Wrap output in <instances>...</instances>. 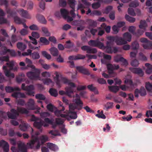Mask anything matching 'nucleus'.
Listing matches in <instances>:
<instances>
[{
    "label": "nucleus",
    "mask_w": 152,
    "mask_h": 152,
    "mask_svg": "<svg viewBox=\"0 0 152 152\" xmlns=\"http://www.w3.org/2000/svg\"><path fill=\"white\" fill-rule=\"evenodd\" d=\"M76 96L77 98L75 99V102L69 104V110L64 112L66 113H68L70 120V119H75L77 118L76 113L74 111H72V110H74L75 109L80 110L83 108V103L80 99L79 95L77 94H76Z\"/></svg>",
    "instance_id": "nucleus-1"
},
{
    "label": "nucleus",
    "mask_w": 152,
    "mask_h": 152,
    "mask_svg": "<svg viewBox=\"0 0 152 152\" xmlns=\"http://www.w3.org/2000/svg\"><path fill=\"white\" fill-rule=\"evenodd\" d=\"M19 113L22 114H27L28 113V111L24 107H18L17 111L15 109H12L10 110V112H8L7 115L9 118L12 119H15L19 116Z\"/></svg>",
    "instance_id": "nucleus-2"
},
{
    "label": "nucleus",
    "mask_w": 152,
    "mask_h": 152,
    "mask_svg": "<svg viewBox=\"0 0 152 152\" xmlns=\"http://www.w3.org/2000/svg\"><path fill=\"white\" fill-rule=\"evenodd\" d=\"M27 67H31L34 69L33 71L29 72L27 73V75L28 78L31 80H36L39 77L40 73L39 69H36L34 66L30 64H28L27 66L22 68V69H27Z\"/></svg>",
    "instance_id": "nucleus-3"
},
{
    "label": "nucleus",
    "mask_w": 152,
    "mask_h": 152,
    "mask_svg": "<svg viewBox=\"0 0 152 152\" xmlns=\"http://www.w3.org/2000/svg\"><path fill=\"white\" fill-rule=\"evenodd\" d=\"M65 90L66 92L63 91H59V94L61 95L66 94L69 97H73L74 98H77V97L76 96V94H75V95H74L73 90L72 88L71 87H66L65 88Z\"/></svg>",
    "instance_id": "nucleus-4"
},
{
    "label": "nucleus",
    "mask_w": 152,
    "mask_h": 152,
    "mask_svg": "<svg viewBox=\"0 0 152 152\" xmlns=\"http://www.w3.org/2000/svg\"><path fill=\"white\" fill-rule=\"evenodd\" d=\"M21 88L22 90L27 91V94L29 95L34 96V92L33 90L34 89L33 85H30L28 86H25L24 83H23L21 86Z\"/></svg>",
    "instance_id": "nucleus-5"
},
{
    "label": "nucleus",
    "mask_w": 152,
    "mask_h": 152,
    "mask_svg": "<svg viewBox=\"0 0 152 152\" xmlns=\"http://www.w3.org/2000/svg\"><path fill=\"white\" fill-rule=\"evenodd\" d=\"M140 41L141 42L144 43L142 44V46L144 49H152V42L148 41L145 38H141Z\"/></svg>",
    "instance_id": "nucleus-6"
},
{
    "label": "nucleus",
    "mask_w": 152,
    "mask_h": 152,
    "mask_svg": "<svg viewBox=\"0 0 152 152\" xmlns=\"http://www.w3.org/2000/svg\"><path fill=\"white\" fill-rule=\"evenodd\" d=\"M88 45L94 47H97L100 48V47L103 46V43L100 42L98 40H91L88 42Z\"/></svg>",
    "instance_id": "nucleus-7"
},
{
    "label": "nucleus",
    "mask_w": 152,
    "mask_h": 152,
    "mask_svg": "<svg viewBox=\"0 0 152 152\" xmlns=\"http://www.w3.org/2000/svg\"><path fill=\"white\" fill-rule=\"evenodd\" d=\"M112 45L110 44L109 42H106V45L104 46L103 44V46L100 47V49H102L105 50V51L108 53H112L113 52L112 46Z\"/></svg>",
    "instance_id": "nucleus-8"
},
{
    "label": "nucleus",
    "mask_w": 152,
    "mask_h": 152,
    "mask_svg": "<svg viewBox=\"0 0 152 152\" xmlns=\"http://www.w3.org/2000/svg\"><path fill=\"white\" fill-rule=\"evenodd\" d=\"M76 69L79 72L84 75H89L90 73L88 69L85 68L83 66H77L75 67Z\"/></svg>",
    "instance_id": "nucleus-9"
},
{
    "label": "nucleus",
    "mask_w": 152,
    "mask_h": 152,
    "mask_svg": "<svg viewBox=\"0 0 152 152\" xmlns=\"http://www.w3.org/2000/svg\"><path fill=\"white\" fill-rule=\"evenodd\" d=\"M81 49L83 51H86V52L88 53H95L97 52L96 49H91L90 47L87 45H84L82 47Z\"/></svg>",
    "instance_id": "nucleus-10"
},
{
    "label": "nucleus",
    "mask_w": 152,
    "mask_h": 152,
    "mask_svg": "<svg viewBox=\"0 0 152 152\" xmlns=\"http://www.w3.org/2000/svg\"><path fill=\"white\" fill-rule=\"evenodd\" d=\"M114 60L115 61L117 62L121 61L123 63L124 65H127L128 64L127 61L126 59L123 57H121L118 55L114 57Z\"/></svg>",
    "instance_id": "nucleus-11"
},
{
    "label": "nucleus",
    "mask_w": 152,
    "mask_h": 152,
    "mask_svg": "<svg viewBox=\"0 0 152 152\" xmlns=\"http://www.w3.org/2000/svg\"><path fill=\"white\" fill-rule=\"evenodd\" d=\"M19 13L23 17L26 18H31V16L27 11L23 9H21L18 11Z\"/></svg>",
    "instance_id": "nucleus-12"
},
{
    "label": "nucleus",
    "mask_w": 152,
    "mask_h": 152,
    "mask_svg": "<svg viewBox=\"0 0 152 152\" xmlns=\"http://www.w3.org/2000/svg\"><path fill=\"white\" fill-rule=\"evenodd\" d=\"M12 96L16 99L19 98H25L26 97L24 93L20 92H14L12 94Z\"/></svg>",
    "instance_id": "nucleus-13"
},
{
    "label": "nucleus",
    "mask_w": 152,
    "mask_h": 152,
    "mask_svg": "<svg viewBox=\"0 0 152 152\" xmlns=\"http://www.w3.org/2000/svg\"><path fill=\"white\" fill-rule=\"evenodd\" d=\"M6 92L10 93L15 91H20V89L18 87H12L11 86H6L5 88Z\"/></svg>",
    "instance_id": "nucleus-14"
},
{
    "label": "nucleus",
    "mask_w": 152,
    "mask_h": 152,
    "mask_svg": "<svg viewBox=\"0 0 152 152\" xmlns=\"http://www.w3.org/2000/svg\"><path fill=\"white\" fill-rule=\"evenodd\" d=\"M107 68L109 71L113 72L114 70L118 69L119 68V66L118 65H115L109 64L107 65Z\"/></svg>",
    "instance_id": "nucleus-15"
},
{
    "label": "nucleus",
    "mask_w": 152,
    "mask_h": 152,
    "mask_svg": "<svg viewBox=\"0 0 152 152\" xmlns=\"http://www.w3.org/2000/svg\"><path fill=\"white\" fill-rule=\"evenodd\" d=\"M116 43L118 45H122L126 44L127 41L123 38L118 37L117 36V39L116 41Z\"/></svg>",
    "instance_id": "nucleus-16"
},
{
    "label": "nucleus",
    "mask_w": 152,
    "mask_h": 152,
    "mask_svg": "<svg viewBox=\"0 0 152 152\" xmlns=\"http://www.w3.org/2000/svg\"><path fill=\"white\" fill-rule=\"evenodd\" d=\"M131 71L134 73L137 74L142 76L143 75V72L142 69L137 68H133L130 69Z\"/></svg>",
    "instance_id": "nucleus-17"
},
{
    "label": "nucleus",
    "mask_w": 152,
    "mask_h": 152,
    "mask_svg": "<svg viewBox=\"0 0 152 152\" xmlns=\"http://www.w3.org/2000/svg\"><path fill=\"white\" fill-rule=\"evenodd\" d=\"M3 69L4 70L5 74L7 77L11 78H14L15 75L13 73H11L9 70L7 69V67L6 66H4L3 67Z\"/></svg>",
    "instance_id": "nucleus-18"
},
{
    "label": "nucleus",
    "mask_w": 152,
    "mask_h": 152,
    "mask_svg": "<svg viewBox=\"0 0 152 152\" xmlns=\"http://www.w3.org/2000/svg\"><path fill=\"white\" fill-rule=\"evenodd\" d=\"M6 64V65L10 68V70H13L14 71H16L17 70V68L15 66L14 67V62L13 61H11L7 62Z\"/></svg>",
    "instance_id": "nucleus-19"
},
{
    "label": "nucleus",
    "mask_w": 152,
    "mask_h": 152,
    "mask_svg": "<svg viewBox=\"0 0 152 152\" xmlns=\"http://www.w3.org/2000/svg\"><path fill=\"white\" fill-rule=\"evenodd\" d=\"M44 123V121L40 119H39L38 120L34 122V125L38 129H40L43 125Z\"/></svg>",
    "instance_id": "nucleus-20"
},
{
    "label": "nucleus",
    "mask_w": 152,
    "mask_h": 152,
    "mask_svg": "<svg viewBox=\"0 0 152 152\" xmlns=\"http://www.w3.org/2000/svg\"><path fill=\"white\" fill-rule=\"evenodd\" d=\"M27 105L30 109L34 110L35 109V107L34 106V100L32 99H29L27 103Z\"/></svg>",
    "instance_id": "nucleus-21"
},
{
    "label": "nucleus",
    "mask_w": 152,
    "mask_h": 152,
    "mask_svg": "<svg viewBox=\"0 0 152 152\" xmlns=\"http://www.w3.org/2000/svg\"><path fill=\"white\" fill-rule=\"evenodd\" d=\"M47 146L50 150L54 151H57L58 150V148L56 145L51 143H48Z\"/></svg>",
    "instance_id": "nucleus-22"
},
{
    "label": "nucleus",
    "mask_w": 152,
    "mask_h": 152,
    "mask_svg": "<svg viewBox=\"0 0 152 152\" xmlns=\"http://www.w3.org/2000/svg\"><path fill=\"white\" fill-rule=\"evenodd\" d=\"M124 38L126 41L130 42L131 40L132 36L131 34L128 32H126L124 33L123 34Z\"/></svg>",
    "instance_id": "nucleus-23"
},
{
    "label": "nucleus",
    "mask_w": 152,
    "mask_h": 152,
    "mask_svg": "<svg viewBox=\"0 0 152 152\" xmlns=\"http://www.w3.org/2000/svg\"><path fill=\"white\" fill-rule=\"evenodd\" d=\"M113 102H107L104 106V109L108 111L109 109H112L113 107Z\"/></svg>",
    "instance_id": "nucleus-24"
},
{
    "label": "nucleus",
    "mask_w": 152,
    "mask_h": 152,
    "mask_svg": "<svg viewBox=\"0 0 152 152\" xmlns=\"http://www.w3.org/2000/svg\"><path fill=\"white\" fill-rule=\"evenodd\" d=\"M51 54L54 56H56L58 55V50L56 48L52 47L49 50Z\"/></svg>",
    "instance_id": "nucleus-25"
},
{
    "label": "nucleus",
    "mask_w": 152,
    "mask_h": 152,
    "mask_svg": "<svg viewBox=\"0 0 152 152\" xmlns=\"http://www.w3.org/2000/svg\"><path fill=\"white\" fill-rule=\"evenodd\" d=\"M17 48L22 51L24 50L26 48V45L21 42H18L17 44Z\"/></svg>",
    "instance_id": "nucleus-26"
},
{
    "label": "nucleus",
    "mask_w": 152,
    "mask_h": 152,
    "mask_svg": "<svg viewBox=\"0 0 152 152\" xmlns=\"http://www.w3.org/2000/svg\"><path fill=\"white\" fill-rule=\"evenodd\" d=\"M18 147L19 150L21 152H27L26 147L24 144H19Z\"/></svg>",
    "instance_id": "nucleus-27"
},
{
    "label": "nucleus",
    "mask_w": 152,
    "mask_h": 152,
    "mask_svg": "<svg viewBox=\"0 0 152 152\" xmlns=\"http://www.w3.org/2000/svg\"><path fill=\"white\" fill-rule=\"evenodd\" d=\"M17 41L18 39L16 36L15 34H13L11 37V41L10 40H8L7 41V42L9 43L10 45L12 47L13 45L12 43H14L16 42Z\"/></svg>",
    "instance_id": "nucleus-28"
},
{
    "label": "nucleus",
    "mask_w": 152,
    "mask_h": 152,
    "mask_svg": "<svg viewBox=\"0 0 152 152\" xmlns=\"http://www.w3.org/2000/svg\"><path fill=\"white\" fill-rule=\"evenodd\" d=\"M117 37V36L115 37L111 36L107 37V39L109 41H107V42H109L110 44L113 45V43L114 42H116Z\"/></svg>",
    "instance_id": "nucleus-29"
},
{
    "label": "nucleus",
    "mask_w": 152,
    "mask_h": 152,
    "mask_svg": "<svg viewBox=\"0 0 152 152\" xmlns=\"http://www.w3.org/2000/svg\"><path fill=\"white\" fill-rule=\"evenodd\" d=\"M60 12L61 15L64 18L66 17L69 14L68 11L65 9H61Z\"/></svg>",
    "instance_id": "nucleus-30"
},
{
    "label": "nucleus",
    "mask_w": 152,
    "mask_h": 152,
    "mask_svg": "<svg viewBox=\"0 0 152 152\" xmlns=\"http://www.w3.org/2000/svg\"><path fill=\"white\" fill-rule=\"evenodd\" d=\"M60 107H62L61 109L60 108H59L60 109V110H57L54 112L55 115L57 117H60L61 114V112L64 111L65 110L64 107L62 105H60Z\"/></svg>",
    "instance_id": "nucleus-31"
},
{
    "label": "nucleus",
    "mask_w": 152,
    "mask_h": 152,
    "mask_svg": "<svg viewBox=\"0 0 152 152\" xmlns=\"http://www.w3.org/2000/svg\"><path fill=\"white\" fill-rule=\"evenodd\" d=\"M29 126L26 123L23 124H20L19 126V127L20 129L23 131H26Z\"/></svg>",
    "instance_id": "nucleus-32"
},
{
    "label": "nucleus",
    "mask_w": 152,
    "mask_h": 152,
    "mask_svg": "<svg viewBox=\"0 0 152 152\" xmlns=\"http://www.w3.org/2000/svg\"><path fill=\"white\" fill-rule=\"evenodd\" d=\"M109 90L114 93L117 92L119 89V87L117 86H113L109 87Z\"/></svg>",
    "instance_id": "nucleus-33"
},
{
    "label": "nucleus",
    "mask_w": 152,
    "mask_h": 152,
    "mask_svg": "<svg viewBox=\"0 0 152 152\" xmlns=\"http://www.w3.org/2000/svg\"><path fill=\"white\" fill-rule=\"evenodd\" d=\"M145 66L147 67L146 72L148 74H150L152 72V65L149 63H146Z\"/></svg>",
    "instance_id": "nucleus-34"
},
{
    "label": "nucleus",
    "mask_w": 152,
    "mask_h": 152,
    "mask_svg": "<svg viewBox=\"0 0 152 152\" xmlns=\"http://www.w3.org/2000/svg\"><path fill=\"white\" fill-rule=\"evenodd\" d=\"M39 43H42L44 45H47L49 44V42L45 37H41L40 38L39 40Z\"/></svg>",
    "instance_id": "nucleus-35"
},
{
    "label": "nucleus",
    "mask_w": 152,
    "mask_h": 152,
    "mask_svg": "<svg viewBox=\"0 0 152 152\" xmlns=\"http://www.w3.org/2000/svg\"><path fill=\"white\" fill-rule=\"evenodd\" d=\"M147 26V24L145 20H141L140 21V25L139 26L140 28L145 30Z\"/></svg>",
    "instance_id": "nucleus-36"
},
{
    "label": "nucleus",
    "mask_w": 152,
    "mask_h": 152,
    "mask_svg": "<svg viewBox=\"0 0 152 152\" xmlns=\"http://www.w3.org/2000/svg\"><path fill=\"white\" fill-rule=\"evenodd\" d=\"M37 18L39 22L44 24H45L46 23V21L43 16L40 14H38L37 15Z\"/></svg>",
    "instance_id": "nucleus-37"
},
{
    "label": "nucleus",
    "mask_w": 152,
    "mask_h": 152,
    "mask_svg": "<svg viewBox=\"0 0 152 152\" xmlns=\"http://www.w3.org/2000/svg\"><path fill=\"white\" fill-rule=\"evenodd\" d=\"M49 92L52 96L54 97H56L58 95V91L56 90L53 88L50 89Z\"/></svg>",
    "instance_id": "nucleus-38"
},
{
    "label": "nucleus",
    "mask_w": 152,
    "mask_h": 152,
    "mask_svg": "<svg viewBox=\"0 0 152 152\" xmlns=\"http://www.w3.org/2000/svg\"><path fill=\"white\" fill-rule=\"evenodd\" d=\"M42 80L43 83L47 85H49L53 82L51 79L48 78L43 79Z\"/></svg>",
    "instance_id": "nucleus-39"
},
{
    "label": "nucleus",
    "mask_w": 152,
    "mask_h": 152,
    "mask_svg": "<svg viewBox=\"0 0 152 152\" xmlns=\"http://www.w3.org/2000/svg\"><path fill=\"white\" fill-rule=\"evenodd\" d=\"M10 49H8L6 47H4L3 49L0 51V54L1 55H4L7 53H9Z\"/></svg>",
    "instance_id": "nucleus-40"
},
{
    "label": "nucleus",
    "mask_w": 152,
    "mask_h": 152,
    "mask_svg": "<svg viewBox=\"0 0 152 152\" xmlns=\"http://www.w3.org/2000/svg\"><path fill=\"white\" fill-rule=\"evenodd\" d=\"M73 46V43L71 42L70 40H69L66 42L64 46L65 48L69 49L72 47Z\"/></svg>",
    "instance_id": "nucleus-41"
},
{
    "label": "nucleus",
    "mask_w": 152,
    "mask_h": 152,
    "mask_svg": "<svg viewBox=\"0 0 152 152\" xmlns=\"http://www.w3.org/2000/svg\"><path fill=\"white\" fill-rule=\"evenodd\" d=\"M35 97L37 99L39 100H45L46 99L44 95L40 94H36Z\"/></svg>",
    "instance_id": "nucleus-42"
},
{
    "label": "nucleus",
    "mask_w": 152,
    "mask_h": 152,
    "mask_svg": "<svg viewBox=\"0 0 152 152\" xmlns=\"http://www.w3.org/2000/svg\"><path fill=\"white\" fill-rule=\"evenodd\" d=\"M31 56L34 59H38L39 58L40 56L37 52H34L31 54Z\"/></svg>",
    "instance_id": "nucleus-43"
},
{
    "label": "nucleus",
    "mask_w": 152,
    "mask_h": 152,
    "mask_svg": "<svg viewBox=\"0 0 152 152\" xmlns=\"http://www.w3.org/2000/svg\"><path fill=\"white\" fill-rule=\"evenodd\" d=\"M2 147L4 152H8L9 151V145L8 143L6 141L2 145Z\"/></svg>",
    "instance_id": "nucleus-44"
},
{
    "label": "nucleus",
    "mask_w": 152,
    "mask_h": 152,
    "mask_svg": "<svg viewBox=\"0 0 152 152\" xmlns=\"http://www.w3.org/2000/svg\"><path fill=\"white\" fill-rule=\"evenodd\" d=\"M9 61V57L8 56L0 57V63L3 61L8 62Z\"/></svg>",
    "instance_id": "nucleus-45"
},
{
    "label": "nucleus",
    "mask_w": 152,
    "mask_h": 152,
    "mask_svg": "<svg viewBox=\"0 0 152 152\" xmlns=\"http://www.w3.org/2000/svg\"><path fill=\"white\" fill-rule=\"evenodd\" d=\"M125 18L127 21L130 23H133L135 20V19L134 18L130 17L127 15H125Z\"/></svg>",
    "instance_id": "nucleus-46"
},
{
    "label": "nucleus",
    "mask_w": 152,
    "mask_h": 152,
    "mask_svg": "<svg viewBox=\"0 0 152 152\" xmlns=\"http://www.w3.org/2000/svg\"><path fill=\"white\" fill-rule=\"evenodd\" d=\"M10 56L12 57H15L18 56V54L17 52L13 49H10L9 51Z\"/></svg>",
    "instance_id": "nucleus-47"
},
{
    "label": "nucleus",
    "mask_w": 152,
    "mask_h": 152,
    "mask_svg": "<svg viewBox=\"0 0 152 152\" xmlns=\"http://www.w3.org/2000/svg\"><path fill=\"white\" fill-rule=\"evenodd\" d=\"M139 5V3L137 1H134L131 2L129 4V6L131 7H136Z\"/></svg>",
    "instance_id": "nucleus-48"
},
{
    "label": "nucleus",
    "mask_w": 152,
    "mask_h": 152,
    "mask_svg": "<svg viewBox=\"0 0 152 152\" xmlns=\"http://www.w3.org/2000/svg\"><path fill=\"white\" fill-rule=\"evenodd\" d=\"M139 47V44L137 41H135L132 44V48L133 50H137Z\"/></svg>",
    "instance_id": "nucleus-49"
},
{
    "label": "nucleus",
    "mask_w": 152,
    "mask_h": 152,
    "mask_svg": "<svg viewBox=\"0 0 152 152\" xmlns=\"http://www.w3.org/2000/svg\"><path fill=\"white\" fill-rule=\"evenodd\" d=\"M87 22L90 26L95 27L96 26V22L92 20L88 19L87 20Z\"/></svg>",
    "instance_id": "nucleus-50"
},
{
    "label": "nucleus",
    "mask_w": 152,
    "mask_h": 152,
    "mask_svg": "<svg viewBox=\"0 0 152 152\" xmlns=\"http://www.w3.org/2000/svg\"><path fill=\"white\" fill-rule=\"evenodd\" d=\"M74 22L76 23L75 25L77 26H81L82 25H84L86 24V22L83 20H76Z\"/></svg>",
    "instance_id": "nucleus-51"
},
{
    "label": "nucleus",
    "mask_w": 152,
    "mask_h": 152,
    "mask_svg": "<svg viewBox=\"0 0 152 152\" xmlns=\"http://www.w3.org/2000/svg\"><path fill=\"white\" fill-rule=\"evenodd\" d=\"M42 30L44 33L45 36L49 37L50 35V33L48 31V29L45 27H43L42 28Z\"/></svg>",
    "instance_id": "nucleus-52"
},
{
    "label": "nucleus",
    "mask_w": 152,
    "mask_h": 152,
    "mask_svg": "<svg viewBox=\"0 0 152 152\" xmlns=\"http://www.w3.org/2000/svg\"><path fill=\"white\" fill-rule=\"evenodd\" d=\"M49 133L50 134H51V135L54 136H56L58 135H60V134L58 130H50L49 132Z\"/></svg>",
    "instance_id": "nucleus-53"
},
{
    "label": "nucleus",
    "mask_w": 152,
    "mask_h": 152,
    "mask_svg": "<svg viewBox=\"0 0 152 152\" xmlns=\"http://www.w3.org/2000/svg\"><path fill=\"white\" fill-rule=\"evenodd\" d=\"M75 0H68V3L71 8H75Z\"/></svg>",
    "instance_id": "nucleus-54"
},
{
    "label": "nucleus",
    "mask_w": 152,
    "mask_h": 152,
    "mask_svg": "<svg viewBox=\"0 0 152 152\" xmlns=\"http://www.w3.org/2000/svg\"><path fill=\"white\" fill-rule=\"evenodd\" d=\"M145 87L148 91H150L152 90V84L149 82L145 83Z\"/></svg>",
    "instance_id": "nucleus-55"
},
{
    "label": "nucleus",
    "mask_w": 152,
    "mask_h": 152,
    "mask_svg": "<svg viewBox=\"0 0 152 152\" xmlns=\"http://www.w3.org/2000/svg\"><path fill=\"white\" fill-rule=\"evenodd\" d=\"M0 5H4L6 8L8 6V2L7 0H0Z\"/></svg>",
    "instance_id": "nucleus-56"
},
{
    "label": "nucleus",
    "mask_w": 152,
    "mask_h": 152,
    "mask_svg": "<svg viewBox=\"0 0 152 152\" xmlns=\"http://www.w3.org/2000/svg\"><path fill=\"white\" fill-rule=\"evenodd\" d=\"M135 27L133 26H131L129 27V31L133 35L136 34V32L135 31Z\"/></svg>",
    "instance_id": "nucleus-57"
},
{
    "label": "nucleus",
    "mask_w": 152,
    "mask_h": 152,
    "mask_svg": "<svg viewBox=\"0 0 152 152\" xmlns=\"http://www.w3.org/2000/svg\"><path fill=\"white\" fill-rule=\"evenodd\" d=\"M64 122V119L61 118H56V122L57 125H62Z\"/></svg>",
    "instance_id": "nucleus-58"
},
{
    "label": "nucleus",
    "mask_w": 152,
    "mask_h": 152,
    "mask_svg": "<svg viewBox=\"0 0 152 152\" xmlns=\"http://www.w3.org/2000/svg\"><path fill=\"white\" fill-rule=\"evenodd\" d=\"M42 55L48 59H50L51 58L50 55L48 54L47 52L45 51H43L42 52Z\"/></svg>",
    "instance_id": "nucleus-59"
},
{
    "label": "nucleus",
    "mask_w": 152,
    "mask_h": 152,
    "mask_svg": "<svg viewBox=\"0 0 152 152\" xmlns=\"http://www.w3.org/2000/svg\"><path fill=\"white\" fill-rule=\"evenodd\" d=\"M128 12L129 14L132 16H134L136 15V14L133 8H129L128 10Z\"/></svg>",
    "instance_id": "nucleus-60"
},
{
    "label": "nucleus",
    "mask_w": 152,
    "mask_h": 152,
    "mask_svg": "<svg viewBox=\"0 0 152 152\" xmlns=\"http://www.w3.org/2000/svg\"><path fill=\"white\" fill-rule=\"evenodd\" d=\"M102 13L100 11L98 10H94L90 14L91 15H94L99 16L101 15Z\"/></svg>",
    "instance_id": "nucleus-61"
},
{
    "label": "nucleus",
    "mask_w": 152,
    "mask_h": 152,
    "mask_svg": "<svg viewBox=\"0 0 152 152\" xmlns=\"http://www.w3.org/2000/svg\"><path fill=\"white\" fill-rule=\"evenodd\" d=\"M48 138L46 136L43 135L40 137V140L41 143L43 144L46 142L48 140Z\"/></svg>",
    "instance_id": "nucleus-62"
},
{
    "label": "nucleus",
    "mask_w": 152,
    "mask_h": 152,
    "mask_svg": "<svg viewBox=\"0 0 152 152\" xmlns=\"http://www.w3.org/2000/svg\"><path fill=\"white\" fill-rule=\"evenodd\" d=\"M31 34L33 37H34V38L38 39L40 37L39 33L37 32L33 31L31 33Z\"/></svg>",
    "instance_id": "nucleus-63"
},
{
    "label": "nucleus",
    "mask_w": 152,
    "mask_h": 152,
    "mask_svg": "<svg viewBox=\"0 0 152 152\" xmlns=\"http://www.w3.org/2000/svg\"><path fill=\"white\" fill-rule=\"evenodd\" d=\"M138 61L136 59L133 60L131 62V65L134 66H137L139 65Z\"/></svg>",
    "instance_id": "nucleus-64"
}]
</instances>
